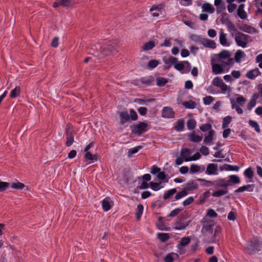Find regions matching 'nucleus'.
<instances>
[{
    "label": "nucleus",
    "instance_id": "obj_31",
    "mask_svg": "<svg viewBox=\"0 0 262 262\" xmlns=\"http://www.w3.org/2000/svg\"><path fill=\"white\" fill-rule=\"evenodd\" d=\"M184 64H187L189 66V63L188 61L184 62H177L174 65V68L179 71H182L184 68Z\"/></svg>",
    "mask_w": 262,
    "mask_h": 262
},
{
    "label": "nucleus",
    "instance_id": "obj_38",
    "mask_svg": "<svg viewBox=\"0 0 262 262\" xmlns=\"http://www.w3.org/2000/svg\"><path fill=\"white\" fill-rule=\"evenodd\" d=\"M138 211L136 213V218L137 220H140L141 219V216L142 214L143 211V206L141 204H139L137 207Z\"/></svg>",
    "mask_w": 262,
    "mask_h": 262
},
{
    "label": "nucleus",
    "instance_id": "obj_48",
    "mask_svg": "<svg viewBox=\"0 0 262 262\" xmlns=\"http://www.w3.org/2000/svg\"><path fill=\"white\" fill-rule=\"evenodd\" d=\"M214 99L213 97L210 96H206L203 98V102L206 105H209L211 104L213 101Z\"/></svg>",
    "mask_w": 262,
    "mask_h": 262
},
{
    "label": "nucleus",
    "instance_id": "obj_49",
    "mask_svg": "<svg viewBox=\"0 0 262 262\" xmlns=\"http://www.w3.org/2000/svg\"><path fill=\"white\" fill-rule=\"evenodd\" d=\"M10 186V183L0 180V191H4Z\"/></svg>",
    "mask_w": 262,
    "mask_h": 262
},
{
    "label": "nucleus",
    "instance_id": "obj_59",
    "mask_svg": "<svg viewBox=\"0 0 262 262\" xmlns=\"http://www.w3.org/2000/svg\"><path fill=\"white\" fill-rule=\"evenodd\" d=\"M230 181L234 184H238L240 182L239 178L236 175H231L230 176Z\"/></svg>",
    "mask_w": 262,
    "mask_h": 262
},
{
    "label": "nucleus",
    "instance_id": "obj_30",
    "mask_svg": "<svg viewBox=\"0 0 262 262\" xmlns=\"http://www.w3.org/2000/svg\"><path fill=\"white\" fill-rule=\"evenodd\" d=\"M228 192V190L226 188L224 189H221L218 190L216 191H215L213 194L212 195L214 197H219L220 196H222L225 194H226Z\"/></svg>",
    "mask_w": 262,
    "mask_h": 262
},
{
    "label": "nucleus",
    "instance_id": "obj_25",
    "mask_svg": "<svg viewBox=\"0 0 262 262\" xmlns=\"http://www.w3.org/2000/svg\"><path fill=\"white\" fill-rule=\"evenodd\" d=\"M155 46V43L153 41H149L146 42L142 47L143 51H148L152 49Z\"/></svg>",
    "mask_w": 262,
    "mask_h": 262
},
{
    "label": "nucleus",
    "instance_id": "obj_12",
    "mask_svg": "<svg viewBox=\"0 0 262 262\" xmlns=\"http://www.w3.org/2000/svg\"><path fill=\"white\" fill-rule=\"evenodd\" d=\"M260 74V72L258 68H255L248 71L246 73V76L250 79H253Z\"/></svg>",
    "mask_w": 262,
    "mask_h": 262
},
{
    "label": "nucleus",
    "instance_id": "obj_42",
    "mask_svg": "<svg viewBox=\"0 0 262 262\" xmlns=\"http://www.w3.org/2000/svg\"><path fill=\"white\" fill-rule=\"evenodd\" d=\"M173 255H176V256H178V254L176 253H170L168 254L164 258L165 262H173Z\"/></svg>",
    "mask_w": 262,
    "mask_h": 262
},
{
    "label": "nucleus",
    "instance_id": "obj_3",
    "mask_svg": "<svg viewBox=\"0 0 262 262\" xmlns=\"http://www.w3.org/2000/svg\"><path fill=\"white\" fill-rule=\"evenodd\" d=\"M148 128V124L144 122H139L138 124L132 126V132L133 134L141 135L146 132Z\"/></svg>",
    "mask_w": 262,
    "mask_h": 262
},
{
    "label": "nucleus",
    "instance_id": "obj_36",
    "mask_svg": "<svg viewBox=\"0 0 262 262\" xmlns=\"http://www.w3.org/2000/svg\"><path fill=\"white\" fill-rule=\"evenodd\" d=\"M177 59L172 56L170 57L165 61V64H167L168 67L171 66V65H174L175 63H177Z\"/></svg>",
    "mask_w": 262,
    "mask_h": 262
},
{
    "label": "nucleus",
    "instance_id": "obj_58",
    "mask_svg": "<svg viewBox=\"0 0 262 262\" xmlns=\"http://www.w3.org/2000/svg\"><path fill=\"white\" fill-rule=\"evenodd\" d=\"M207 215L210 217H215L217 216V214L212 209H209L207 210Z\"/></svg>",
    "mask_w": 262,
    "mask_h": 262
},
{
    "label": "nucleus",
    "instance_id": "obj_8",
    "mask_svg": "<svg viewBox=\"0 0 262 262\" xmlns=\"http://www.w3.org/2000/svg\"><path fill=\"white\" fill-rule=\"evenodd\" d=\"M212 72L215 74H220L224 72V67L223 65L219 63H211Z\"/></svg>",
    "mask_w": 262,
    "mask_h": 262
},
{
    "label": "nucleus",
    "instance_id": "obj_7",
    "mask_svg": "<svg viewBox=\"0 0 262 262\" xmlns=\"http://www.w3.org/2000/svg\"><path fill=\"white\" fill-rule=\"evenodd\" d=\"M162 9L163 6L161 5H153L150 9V12L153 17H158L162 13Z\"/></svg>",
    "mask_w": 262,
    "mask_h": 262
},
{
    "label": "nucleus",
    "instance_id": "obj_11",
    "mask_svg": "<svg viewBox=\"0 0 262 262\" xmlns=\"http://www.w3.org/2000/svg\"><path fill=\"white\" fill-rule=\"evenodd\" d=\"M191 151L187 148H183L181 151V156L186 162L191 161Z\"/></svg>",
    "mask_w": 262,
    "mask_h": 262
},
{
    "label": "nucleus",
    "instance_id": "obj_14",
    "mask_svg": "<svg viewBox=\"0 0 262 262\" xmlns=\"http://www.w3.org/2000/svg\"><path fill=\"white\" fill-rule=\"evenodd\" d=\"M245 5L241 4L239 5L237 9V15L242 19H246L247 17V15L246 11L244 10Z\"/></svg>",
    "mask_w": 262,
    "mask_h": 262
},
{
    "label": "nucleus",
    "instance_id": "obj_35",
    "mask_svg": "<svg viewBox=\"0 0 262 262\" xmlns=\"http://www.w3.org/2000/svg\"><path fill=\"white\" fill-rule=\"evenodd\" d=\"M201 167L197 164H191L190 167V171L191 173H196L200 171Z\"/></svg>",
    "mask_w": 262,
    "mask_h": 262
},
{
    "label": "nucleus",
    "instance_id": "obj_55",
    "mask_svg": "<svg viewBox=\"0 0 262 262\" xmlns=\"http://www.w3.org/2000/svg\"><path fill=\"white\" fill-rule=\"evenodd\" d=\"M140 148V146H138L129 149L127 152L128 156L130 157L132 155L137 153Z\"/></svg>",
    "mask_w": 262,
    "mask_h": 262
},
{
    "label": "nucleus",
    "instance_id": "obj_46",
    "mask_svg": "<svg viewBox=\"0 0 262 262\" xmlns=\"http://www.w3.org/2000/svg\"><path fill=\"white\" fill-rule=\"evenodd\" d=\"M188 225V223H176L174 229L176 230H182L185 229Z\"/></svg>",
    "mask_w": 262,
    "mask_h": 262
},
{
    "label": "nucleus",
    "instance_id": "obj_24",
    "mask_svg": "<svg viewBox=\"0 0 262 262\" xmlns=\"http://www.w3.org/2000/svg\"><path fill=\"white\" fill-rule=\"evenodd\" d=\"M120 116L121 118L120 122L122 124H124L129 120V115L127 112L120 113Z\"/></svg>",
    "mask_w": 262,
    "mask_h": 262
},
{
    "label": "nucleus",
    "instance_id": "obj_57",
    "mask_svg": "<svg viewBox=\"0 0 262 262\" xmlns=\"http://www.w3.org/2000/svg\"><path fill=\"white\" fill-rule=\"evenodd\" d=\"M218 87L221 89V90L224 93H226L228 90L230 89V88L227 85H226L224 82L221 83V84H220V85H219Z\"/></svg>",
    "mask_w": 262,
    "mask_h": 262
},
{
    "label": "nucleus",
    "instance_id": "obj_56",
    "mask_svg": "<svg viewBox=\"0 0 262 262\" xmlns=\"http://www.w3.org/2000/svg\"><path fill=\"white\" fill-rule=\"evenodd\" d=\"M218 87L221 89V90L224 93H226L228 90L230 89V88L227 85H226L224 82L221 83V84H220V85H219Z\"/></svg>",
    "mask_w": 262,
    "mask_h": 262
},
{
    "label": "nucleus",
    "instance_id": "obj_45",
    "mask_svg": "<svg viewBox=\"0 0 262 262\" xmlns=\"http://www.w3.org/2000/svg\"><path fill=\"white\" fill-rule=\"evenodd\" d=\"M211 127H212V126H211V125L210 124H209V123H206V124L202 125L200 127V129L202 132H207L208 130H209V132L210 130H212L211 129Z\"/></svg>",
    "mask_w": 262,
    "mask_h": 262
},
{
    "label": "nucleus",
    "instance_id": "obj_15",
    "mask_svg": "<svg viewBox=\"0 0 262 262\" xmlns=\"http://www.w3.org/2000/svg\"><path fill=\"white\" fill-rule=\"evenodd\" d=\"M70 128L67 127L66 128L67 142L66 145L68 146H71L74 141V135L72 133L70 132Z\"/></svg>",
    "mask_w": 262,
    "mask_h": 262
},
{
    "label": "nucleus",
    "instance_id": "obj_33",
    "mask_svg": "<svg viewBox=\"0 0 262 262\" xmlns=\"http://www.w3.org/2000/svg\"><path fill=\"white\" fill-rule=\"evenodd\" d=\"M249 124L253 128H254L255 130L257 133L260 132V127L258 124L255 121L250 120L249 121Z\"/></svg>",
    "mask_w": 262,
    "mask_h": 262
},
{
    "label": "nucleus",
    "instance_id": "obj_2",
    "mask_svg": "<svg viewBox=\"0 0 262 262\" xmlns=\"http://www.w3.org/2000/svg\"><path fill=\"white\" fill-rule=\"evenodd\" d=\"M249 36L240 32H237L235 34V41L237 46L242 48H246Z\"/></svg>",
    "mask_w": 262,
    "mask_h": 262
},
{
    "label": "nucleus",
    "instance_id": "obj_63",
    "mask_svg": "<svg viewBox=\"0 0 262 262\" xmlns=\"http://www.w3.org/2000/svg\"><path fill=\"white\" fill-rule=\"evenodd\" d=\"M194 201L193 198L192 196L188 198L183 202V205L185 206H188L192 203Z\"/></svg>",
    "mask_w": 262,
    "mask_h": 262
},
{
    "label": "nucleus",
    "instance_id": "obj_47",
    "mask_svg": "<svg viewBox=\"0 0 262 262\" xmlns=\"http://www.w3.org/2000/svg\"><path fill=\"white\" fill-rule=\"evenodd\" d=\"M167 82V79L164 78L159 77L157 79V84L159 86L164 85Z\"/></svg>",
    "mask_w": 262,
    "mask_h": 262
},
{
    "label": "nucleus",
    "instance_id": "obj_28",
    "mask_svg": "<svg viewBox=\"0 0 262 262\" xmlns=\"http://www.w3.org/2000/svg\"><path fill=\"white\" fill-rule=\"evenodd\" d=\"M182 105L186 108H194L196 106V103L190 100L188 101H184L182 103Z\"/></svg>",
    "mask_w": 262,
    "mask_h": 262
},
{
    "label": "nucleus",
    "instance_id": "obj_20",
    "mask_svg": "<svg viewBox=\"0 0 262 262\" xmlns=\"http://www.w3.org/2000/svg\"><path fill=\"white\" fill-rule=\"evenodd\" d=\"M10 186L12 188L16 190H21L25 187V185L24 183L17 181L12 183Z\"/></svg>",
    "mask_w": 262,
    "mask_h": 262
},
{
    "label": "nucleus",
    "instance_id": "obj_5",
    "mask_svg": "<svg viewBox=\"0 0 262 262\" xmlns=\"http://www.w3.org/2000/svg\"><path fill=\"white\" fill-rule=\"evenodd\" d=\"M260 242L257 239H253L250 243L247 244V248L252 253L259 250Z\"/></svg>",
    "mask_w": 262,
    "mask_h": 262
},
{
    "label": "nucleus",
    "instance_id": "obj_50",
    "mask_svg": "<svg viewBox=\"0 0 262 262\" xmlns=\"http://www.w3.org/2000/svg\"><path fill=\"white\" fill-rule=\"evenodd\" d=\"M244 175L249 179H252L253 176V171L251 168H248L245 170Z\"/></svg>",
    "mask_w": 262,
    "mask_h": 262
},
{
    "label": "nucleus",
    "instance_id": "obj_40",
    "mask_svg": "<svg viewBox=\"0 0 262 262\" xmlns=\"http://www.w3.org/2000/svg\"><path fill=\"white\" fill-rule=\"evenodd\" d=\"M196 121L195 120L190 119L187 121V128L189 130H192L193 128H194V127L196 126Z\"/></svg>",
    "mask_w": 262,
    "mask_h": 262
},
{
    "label": "nucleus",
    "instance_id": "obj_9",
    "mask_svg": "<svg viewBox=\"0 0 262 262\" xmlns=\"http://www.w3.org/2000/svg\"><path fill=\"white\" fill-rule=\"evenodd\" d=\"M218 167L215 164H209L206 168V173L209 175L216 174L217 173Z\"/></svg>",
    "mask_w": 262,
    "mask_h": 262
},
{
    "label": "nucleus",
    "instance_id": "obj_29",
    "mask_svg": "<svg viewBox=\"0 0 262 262\" xmlns=\"http://www.w3.org/2000/svg\"><path fill=\"white\" fill-rule=\"evenodd\" d=\"M189 137L190 140L193 142H199L202 139V136L196 135L194 133L189 134Z\"/></svg>",
    "mask_w": 262,
    "mask_h": 262
},
{
    "label": "nucleus",
    "instance_id": "obj_23",
    "mask_svg": "<svg viewBox=\"0 0 262 262\" xmlns=\"http://www.w3.org/2000/svg\"><path fill=\"white\" fill-rule=\"evenodd\" d=\"M203 11L209 13H213L214 11V8L209 3H206L202 5Z\"/></svg>",
    "mask_w": 262,
    "mask_h": 262
},
{
    "label": "nucleus",
    "instance_id": "obj_39",
    "mask_svg": "<svg viewBox=\"0 0 262 262\" xmlns=\"http://www.w3.org/2000/svg\"><path fill=\"white\" fill-rule=\"evenodd\" d=\"M174 128L177 131L181 132L183 130L184 128V121L181 120H179L177 122Z\"/></svg>",
    "mask_w": 262,
    "mask_h": 262
},
{
    "label": "nucleus",
    "instance_id": "obj_10",
    "mask_svg": "<svg viewBox=\"0 0 262 262\" xmlns=\"http://www.w3.org/2000/svg\"><path fill=\"white\" fill-rule=\"evenodd\" d=\"M202 44L205 47L211 49L216 48V43L214 41L207 38H203L201 40Z\"/></svg>",
    "mask_w": 262,
    "mask_h": 262
},
{
    "label": "nucleus",
    "instance_id": "obj_44",
    "mask_svg": "<svg viewBox=\"0 0 262 262\" xmlns=\"http://www.w3.org/2000/svg\"><path fill=\"white\" fill-rule=\"evenodd\" d=\"M177 192V189L176 188L171 189L170 190H169L166 192L165 193L164 195V199H168L170 196L174 194Z\"/></svg>",
    "mask_w": 262,
    "mask_h": 262
},
{
    "label": "nucleus",
    "instance_id": "obj_17",
    "mask_svg": "<svg viewBox=\"0 0 262 262\" xmlns=\"http://www.w3.org/2000/svg\"><path fill=\"white\" fill-rule=\"evenodd\" d=\"M190 242V238L189 237H184L181 238L179 244L177 246V248L181 250L182 247L186 246Z\"/></svg>",
    "mask_w": 262,
    "mask_h": 262
},
{
    "label": "nucleus",
    "instance_id": "obj_22",
    "mask_svg": "<svg viewBox=\"0 0 262 262\" xmlns=\"http://www.w3.org/2000/svg\"><path fill=\"white\" fill-rule=\"evenodd\" d=\"M220 42L224 46H229V43L227 42L226 39V34L223 31L220 33Z\"/></svg>",
    "mask_w": 262,
    "mask_h": 262
},
{
    "label": "nucleus",
    "instance_id": "obj_52",
    "mask_svg": "<svg viewBox=\"0 0 262 262\" xmlns=\"http://www.w3.org/2000/svg\"><path fill=\"white\" fill-rule=\"evenodd\" d=\"M159 63L158 60L152 59L150 60L148 63V67L149 69H153L156 67Z\"/></svg>",
    "mask_w": 262,
    "mask_h": 262
},
{
    "label": "nucleus",
    "instance_id": "obj_61",
    "mask_svg": "<svg viewBox=\"0 0 262 262\" xmlns=\"http://www.w3.org/2000/svg\"><path fill=\"white\" fill-rule=\"evenodd\" d=\"M256 105V100L255 99H252L247 105V108L251 110Z\"/></svg>",
    "mask_w": 262,
    "mask_h": 262
},
{
    "label": "nucleus",
    "instance_id": "obj_6",
    "mask_svg": "<svg viewBox=\"0 0 262 262\" xmlns=\"http://www.w3.org/2000/svg\"><path fill=\"white\" fill-rule=\"evenodd\" d=\"M113 50H115V49L111 45H103L100 49V52L101 55H100V56L103 57L105 56L108 55Z\"/></svg>",
    "mask_w": 262,
    "mask_h": 262
},
{
    "label": "nucleus",
    "instance_id": "obj_32",
    "mask_svg": "<svg viewBox=\"0 0 262 262\" xmlns=\"http://www.w3.org/2000/svg\"><path fill=\"white\" fill-rule=\"evenodd\" d=\"M245 55V53L243 51L240 50H237L235 54V61L237 62H239L240 61L241 59L244 57Z\"/></svg>",
    "mask_w": 262,
    "mask_h": 262
},
{
    "label": "nucleus",
    "instance_id": "obj_51",
    "mask_svg": "<svg viewBox=\"0 0 262 262\" xmlns=\"http://www.w3.org/2000/svg\"><path fill=\"white\" fill-rule=\"evenodd\" d=\"M223 82V81L221 78L218 77H216L213 79L212 84L214 86L218 87L219 85H220V84H221Z\"/></svg>",
    "mask_w": 262,
    "mask_h": 262
},
{
    "label": "nucleus",
    "instance_id": "obj_26",
    "mask_svg": "<svg viewBox=\"0 0 262 262\" xmlns=\"http://www.w3.org/2000/svg\"><path fill=\"white\" fill-rule=\"evenodd\" d=\"M20 88L19 86H16L13 90H12L10 94V97L12 98H15L18 96L20 94Z\"/></svg>",
    "mask_w": 262,
    "mask_h": 262
},
{
    "label": "nucleus",
    "instance_id": "obj_41",
    "mask_svg": "<svg viewBox=\"0 0 262 262\" xmlns=\"http://www.w3.org/2000/svg\"><path fill=\"white\" fill-rule=\"evenodd\" d=\"M161 183H155V182H151L150 183V188L152 190H154L155 191H158L161 188Z\"/></svg>",
    "mask_w": 262,
    "mask_h": 262
},
{
    "label": "nucleus",
    "instance_id": "obj_43",
    "mask_svg": "<svg viewBox=\"0 0 262 262\" xmlns=\"http://www.w3.org/2000/svg\"><path fill=\"white\" fill-rule=\"evenodd\" d=\"M141 81L143 84L149 85L154 81V78L151 77L147 78L144 77L141 79Z\"/></svg>",
    "mask_w": 262,
    "mask_h": 262
},
{
    "label": "nucleus",
    "instance_id": "obj_54",
    "mask_svg": "<svg viewBox=\"0 0 262 262\" xmlns=\"http://www.w3.org/2000/svg\"><path fill=\"white\" fill-rule=\"evenodd\" d=\"M187 194V192L186 190H183L181 192H178L175 196L176 200H179Z\"/></svg>",
    "mask_w": 262,
    "mask_h": 262
},
{
    "label": "nucleus",
    "instance_id": "obj_27",
    "mask_svg": "<svg viewBox=\"0 0 262 262\" xmlns=\"http://www.w3.org/2000/svg\"><path fill=\"white\" fill-rule=\"evenodd\" d=\"M231 103V108L232 109H235L236 112L239 114H242L243 113V111L241 107H240L238 105H237L234 101V100L231 99L230 100Z\"/></svg>",
    "mask_w": 262,
    "mask_h": 262
},
{
    "label": "nucleus",
    "instance_id": "obj_1",
    "mask_svg": "<svg viewBox=\"0 0 262 262\" xmlns=\"http://www.w3.org/2000/svg\"><path fill=\"white\" fill-rule=\"evenodd\" d=\"M217 56V61L223 65L224 67H228L227 70L233 65V59L231 57V55L228 51L223 50L218 54Z\"/></svg>",
    "mask_w": 262,
    "mask_h": 262
},
{
    "label": "nucleus",
    "instance_id": "obj_60",
    "mask_svg": "<svg viewBox=\"0 0 262 262\" xmlns=\"http://www.w3.org/2000/svg\"><path fill=\"white\" fill-rule=\"evenodd\" d=\"M200 152L204 155L207 156L209 154V150L206 146H203L200 148Z\"/></svg>",
    "mask_w": 262,
    "mask_h": 262
},
{
    "label": "nucleus",
    "instance_id": "obj_34",
    "mask_svg": "<svg viewBox=\"0 0 262 262\" xmlns=\"http://www.w3.org/2000/svg\"><path fill=\"white\" fill-rule=\"evenodd\" d=\"M232 120V117L228 116L226 117H225L223 119V124H222V127L223 128H226L228 125L230 124V123L231 122Z\"/></svg>",
    "mask_w": 262,
    "mask_h": 262
},
{
    "label": "nucleus",
    "instance_id": "obj_21",
    "mask_svg": "<svg viewBox=\"0 0 262 262\" xmlns=\"http://www.w3.org/2000/svg\"><path fill=\"white\" fill-rule=\"evenodd\" d=\"M102 206L105 211L109 210L111 208L110 204V199L108 198H106L102 202Z\"/></svg>",
    "mask_w": 262,
    "mask_h": 262
},
{
    "label": "nucleus",
    "instance_id": "obj_53",
    "mask_svg": "<svg viewBox=\"0 0 262 262\" xmlns=\"http://www.w3.org/2000/svg\"><path fill=\"white\" fill-rule=\"evenodd\" d=\"M246 101V99L242 96H238L236 99V103L241 106H243L245 104Z\"/></svg>",
    "mask_w": 262,
    "mask_h": 262
},
{
    "label": "nucleus",
    "instance_id": "obj_13",
    "mask_svg": "<svg viewBox=\"0 0 262 262\" xmlns=\"http://www.w3.org/2000/svg\"><path fill=\"white\" fill-rule=\"evenodd\" d=\"M162 116L165 118L173 117L174 112L172 109L169 107H164L162 110Z\"/></svg>",
    "mask_w": 262,
    "mask_h": 262
},
{
    "label": "nucleus",
    "instance_id": "obj_64",
    "mask_svg": "<svg viewBox=\"0 0 262 262\" xmlns=\"http://www.w3.org/2000/svg\"><path fill=\"white\" fill-rule=\"evenodd\" d=\"M256 62L259 63V67L262 69V54H260L256 56Z\"/></svg>",
    "mask_w": 262,
    "mask_h": 262
},
{
    "label": "nucleus",
    "instance_id": "obj_18",
    "mask_svg": "<svg viewBox=\"0 0 262 262\" xmlns=\"http://www.w3.org/2000/svg\"><path fill=\"white\" fill-rule=\"evenodd\" d=\"M215 134V132L214 130H210L209 133L208 135L205 137L204 140V142L206 144H210L212 142L213 137Z\"/></svg>",
    "mask_w": 262,
    "mask_h": 262
},
{
    "label": "nucleus",
    "instance_id": "obj_62",
    "mask_svg": "<svg viewBox=\"0 0 262 262\" xmlns=\"http://www.w3.org/2000/svg\"><path fill=\"white\" fill-rule=\"evenodd\" d=\"M160 171L161 169L155 165L152 166L150 170V172L153 174H158Z\"/></svg>",
    "mask_w": 262,
    "mask_h": 262
},
{
    "label": "nucleus",
    "instance_id": "obj_4",
    "mask_svg": "<svg viewBox=\"0 0 262 262\" xmlns=\"http://www.w3.org/2000/svg\"><path fill=\"white\" fill-rule=\"evenodd\" d=\"M92 147H93V143L92 142L85 147L84 150L85 152L84 157L92 162H95L97 160V155H92L89 151L90 149Z\"/></svg>",
    "mask_w": 262,
    "mask_h": 262
},
{
    "label": "nucleus",
    "instance_id": "obj_19",
    "mask_svg": "<svg viewBox=\"0 0 262 262\" xmlns=\"http://www.w3.org/2000/svg\"><path fill=\"white\" fill-rule=\"evenodd\" d=\"M254 189L253 185H247L240 187L235 190V192H242L244 191H252Z\"/></svg>",
    "mask_w": 262,
    "mask_h": 262
},
{
    "label": "nucleus",
    "instance_id": "obj_37",
    "mask_svg": "<svg viewBox=\"0 0 262 262\" xmlns=\"http://www.w3.org/2000/svg\"><path fill=\"white\" fill-rule=\"evenodd\" d=\"M157 235L158 238L162 242L166 241L169 238L168 234L166 233H158Z\"/></svg>",
    "mask_w": 262,
    "mask_h": 262
},
{
    "label": "nucleus",
    "instance_id": "obj_16",
    "mask_svg": "<svg viewBox=\"0 0 262 262\" xmlns=\"http://www.w3.org/2000/svg\"><path fill=\"white\" fill-rule=\"evenodd\" d=\"M240 30L248 33H256L257 30L252 26L245 25L240 27Z\"/></svg>",
    "mask_w": 262,
    "mask_h": 262
}]
</instances>
